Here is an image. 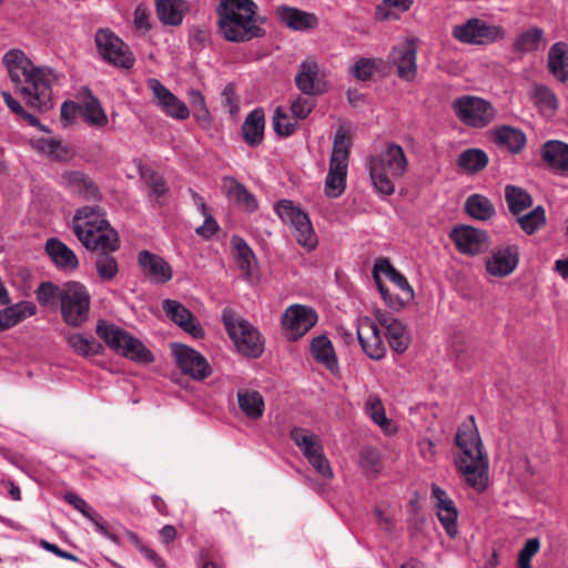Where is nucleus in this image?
<instances>
[{"label":"nucleus","mask_w":568,"mask_h":568,"mask_svg":"<svg viewBox=\"0 0 568 568\" xmlns=\"http://www.w3.org/2000/svg\"><path fill=\"white\" fill-rule=\"evenodd\" d=\"M3 63L16 89L27 99L28 104L40 112L51 106L52 84L55 73L49 68H36L26 53L11 49L3 55Z\"/></svg>","instance_id":"nucleus-1"},{"label":"nucleus","mask_w":568,"mask_h":568,"mask_svg":"<svg viewBox=\"0 0 568 568\" xmlns=\"http://www.w3.org/2000/svg\"><path fill=\"white\" fill-rule=\"evenodd\" d=\"M455 444L458 448L455 460L457 470L470 488L477 493L485 491L488 485L489 463L473 416L458 427Z\"/></svg>","instance_id":"nucleus-2"},{"label":"nucleus","mask_w":568,"mask_h":568,"mask_svg":"<svg viewBox=\"0 0 568 568\" xmlns=\"http://www.w3.org/2000/svg\"><path fill=\"white\" fill-rule=\"evenodd\" d=\"M216 14L219 31L229 42H248L265 36V19L258 16L254 0H220Z\"/></svg>","instance_id":"nucleus-3"},{"label":"nucleus","mask_w":568,"mask_h":568,"mask_svg":"<svg viewBox=\"0 0 568 568\" xmlns=\"http://www.w3.org/2000/svg\"><path fill=\"white\" fill-rule=\"evenodd\" d=\"M407 159L400 145L389 143L377 156L369 160V175L376 191L383 195L395 192L394 180L404 175Z\"/></svg>","instance_id":"nucleus-4"},{"label":"nucleus","mask_w":568,"mask_h":568,"mask_svg":"<svg viewBox=\"0 0 568 568\" xmlns=\"http://www.w3.org/2000/svg\"><path fill=\"white\" fill-rule=\"evenodd\" d=\"M95 333L109 348L125 358L141 364L154 361L151 351L140 339L105 320L98 321Z\"/></svg>","instance_id":"nucleus-5"},{"label":"nucleus","mask_w":568,"mask_h":568,"mask_svg":"<svg viewBox=\"0 0 568 568\" xmlns=\"http://www.w3.org/2000/svg\"><path fill=\"white\" fill-rule=\"evenodd\" d=\"M222 321L239 353L251 358H257L263 354L264 341L262 335L248 321L231 308L223 310Z\"/></svg>","instance_id":"nucleus-6"},{"label":"nucleus","mask_w":568,"mask_h":568,"mask_svg":"<svg viewBox=\"0 0 568 568\" xmlns=\"http://www.w3.org/2000/svg\"><path fill=\"white\" fill-rule=\"evenodd\" d=\"M274 211L283 223L290 225L297 243L308 252L317 246V236L308 214L290 200H280Z\"/></svg>","instance_id":"nucleus-7"},{"label":"nucleus","mask_w":568,"mask_h":568,"mask_svg":"<svg viewBox=\"0 0 568 568\" xmlns=\"http://www.w3.org/2000/svg\"><path fill=\"white\" fill-rule=\"evenodd\" d=\"M91 296L87 287L79 282L63 285L60 301L61 316L71 327H80L89 320Z\"/></svg>","instance_id":"nucleus-8"},{"label":"nucleus","mask_w":568,"mask_h":568,"mask_svg":"<svg viewBox=\"0 0 568 568\" xmlns=\"http://www.w3.org/2000/svg\"><path fill=\"white\" fill-rule=\"evenodd\" d=\"M455 115L467 126L483 129L496 118L494 105L479 97L462 95L452 103Z\"/></svg>","instance_id":"nucleus-9"},{"label":"nucleus","mask_w":568,"mask_h":568,"mask_svg":"<svg viewBox=\"0 0 568 568\" xmlns=\"http://www.w3.org/2000/svg\"><path fill=\"white\" fill-rule=\"evenodd\" d=\"M100 57L108 63L122 69H131L135 58L129 45L109 28H100L94 36Z\"/></svg>","instance_id":"nucleus-10"},{"label":"nucleus","mask_w":568,"mask_h":568,"mask_svg":"<svg viewBox=\"0 0 568 568\" xmlns=\"http://www.w3.org/2000/svg\"><path fill=\"white\" fill-rule=\"evenodd\" d=\"M453 37L462 43L488 45L504 39L505 29L479 18H470L454 27Z\"/></svg>","instance_id":"nucleus-11"},{"label":"nucleus","mask_w":568,"mask_h":568,"mask_svg":"<svg viewBox=\"0 0 568 568\" xmlns=\"http://www.w3.org/2000/svg\"><path fill=\"white\" fill-rule=\"evenodd\" d=\"M171 349L178 367L192 379L203 381L212 374V367L206 358L194 348L173 343Z\"/></svg>","instance_id":"nucleus-12"},{"label":"nucleus","mask_w":568,"mask_h":568,"mask_svg":"<svg viewBox=\"0 0 568 568\" xmlns=\"http://www.w3.org/2000/svg\"><path fill=\"white\" fill-rule=\"evenodd\" d=\"M449 239L460 254L475 256L489 248V236L484 230L460 224L449 232Z\"/></svg>","instance_id":"nucleus-13"},{"label":"nucleus","mask_w":568,"mask_h":568,"mask_svg":"<svg viewBox=\"0 0 568 568\" xmlns=\"http://www.w3.org/2000/svg\"><path fill=\"white\" fill-rule=\"evenodd\" d=\"M356 335L363 352L372 359L379 361L386 355L378 322L368 316L357 320Z\"/></svg>","instance_id":"nucleus-14"},{"label":"nucleus","mask_w":568,"mask_h":568,"mask_svg":"<svg viewBox=\"0 0 568 568\" xmlns=\"http://www.w3.org/2000/svg\"><path fill=\"white\" fill-rule=\"evenodd\" d=\"M318 316L307 306L295 304L287 307L282 316V326L291 338L297 339L316 325Z\"/></svg>","instance_id":"nucleus-15"},{"label":"nucleus","mask_w":568,"mask_h":568,"mask_svg":"<svg viewBox=\"0 0 568 568\" xmlns=\"http://www.w3.org/2000/svg\"><path fill=\"white\" fill-rule=\"evenodd\" d=\"M103 227H111L104 219V213L99 206H83L79 209L73 219V231L78 240H87L89 245L93 244L92 231L98 232Z\"/></svg>","instance_id":"nucleus-16"},{"label":"nucleus","mask_w":568,"mask_h":568,"mask_svg":"<svg viewBox=\"0 0 568 568\" xmlns=\"http://www.w3.org/2000/svg\"><path fill=\"white\" fill-rule=\"evenodd\" d=\"M432 498L434 500L436 516L446 534L450 538L456 537L458 534V510L454 500L444 489L435 484L432 486Z\"/></svg>","instance_id":"nucleus-17"},{"label":"nucleus","mask_w":568,"mask_h":568,"mask_svg":"<svg viewBox=\"0 0 568 568\" xmlns=\"http://www.w3.org/2000/svg\"><path fill=\"white\" fill-rule=\"evenodd\" d=\"M417 48L414 40L405 42L393 48L388 61L396 67L397 75L402 80L413 81L417 74Z\"/></svg>","instance_id":"nucleus-18"},{"label":"nucleus","mask_w":568,"mask_h":568,"mask_svg":"<svg viewBox=\"0 0 568 568\" xmlns=\"http://www.w3.org/2000/svg\"><path fill=\"white\" fill-rule=\"evenodd\" d=\"M148 88L152 91L158 105L166 115L185 120L190 116V110L186 104L173 94L162 82L155 78L148 80Z\"/></svg>","instance_id":"nucleus-19"},{"label":"nucleus","mask_w":568,"mask_h":568,"mask_svg":"<svg viewBox=\"0 0 568 568\" xmlns=\"http://www.w3.org/2000/svg\"><path fill=\"white\" fill-rule=\"evenodd\" d=\"M519 262V252L516 245H507L493 250L486 260V271L495 277H506L511 274Z\"/></svg>","instance_id":"nucleus-20"},{"label":"nucleus","mask_w":568,"mask_h":568,"mask_svg":"<svg viewBox=\"0 0 568 568\" xmlns=\"http://www.w3.org/2000/svg\"><path fill=\"white\" fill-rule=\"evenodd\" d=\"M162 310L172 322H174L184 332L189 333L194 338L204 336V332L191 313L182 303L175 300L165 298L162 301Z\"/></svg>","instance_id":"nucleus-21"},{"label":"nucleus","mask_w":568,"mask_h":568,"mask_svg":"<svg viewBox=\"0 0 568 568\" xmlns=\"http://www.w3.org/2000/svg\"><path fill=\"white\" fill-rule=\"evenodd\" d=\"M375 318L378 324L385 328L386 337L392 349L398 354H403L409 345V335L406 326L392 314L377 310Z\"/></svg>","instance_id":"nucleus-22"},{"label":"nucleus","mask_w":568,"mask_h":568,"mask_svg":"<svg viewBox=\"0 0 568 568\" xmlns=\"http://www.w3.org/2000/svg\"><path fill=\"white\" fill-rule=\"evenodd\" d=\"M138 261L143 274L151 282L156 284H164L172 278V267L160 255L144 250L139 253Z\"/></svg>","instance_id":"nucleus-23"},{"label":"nucleus","mask_w":568,"mask_h":568,"mask_svg":"<svg viewBox=\"0 0 568 568\" xmlns=\"http://www.w3.org/2000/svg\"><path fill=\"white\" fill-rule=\"evenodd\" d=\"M64 185L85 201H101L102 195L94 181L81 171L64 172L61 176Z\"/></svg>","instance_id":"nucleus-24"},{"label":"nucleus","mask_w":568,"mask_h":568,"mask_svg":"<svg viewBox=\"0 0 568 568\" xmlns=\"http://www.w3.org/2000/svg\"><path fill=\"white\" fill-rule=\"evenodd\" d=\"M276 16L281 23L294 31H307L318 24V19L314 13L295 7L280 6L276 9Z\"/></svg>","instance_id":"nucleus-25"},{"label":"nucleus","mask_w":568,"mask_h":568,"mask_svg":"<svg viewBox=\"0 0 568 568\" xmlns=\"http://www.w3.org/2000/svg\"><path fill=\"white\" fill-rule=\"evenodd\" d=\"M45 253L53 264L62 271H74L79 266L75 253L57 237H50L44 245Z\"/></svg>","instance_id":"nucleus-26"},{"label":"nucleus","mask_w":568,"mask_h":568,"mask_svg":"<svg viewBox=\"0 0 568 568\" xmlns=\"http://www.w3.org/2000/svg\"><path fill=\"white\" fill-rule=\"evenodd\" d=\"M64 500L92 521L97 532L109 539L111 542L120 545L119 537L104 526L98 513L83 498L75 493L69 491L64 495Z\"/></svg>","instance_id":"nucleus-27"},{"label":"nucleus","mask_w":568,"mask_h":568,"mask_svg":"<svg viewBox=\"0 0 568 568\" xmlns=\"http://www.w3.org/2000/svg\"><path fill=\"white\" fill-rule=\"evenodd\" d=\"M320 67L314 60H305L295 75V84L306 95L321 94L323 90L317 82Z\"/></svg>","instance_id":"nucleus-28"},{"label":"nucleus","mask_w":568,"mask_h":568,"mask_svg":"<svg viewBox=\"0 0 568 568\" xmlns=\"http://www.w3.org/2000/svg\"><path fill=\"white\" fill-rule=\"evenodd\" d=\"M542 161L552 170L568 172V144L558 140H550L542 144L540 150Z\"/></svg>","instance_id":"nucleus-29"},{"label":"nucleus","mask_w":568,"mask_h":568,"mask_svg":"<svg viewBox=\"0 0 568 568\" xmlns=\"http://www.w3.org/2000/svg\"><path fill=\"white\" fill-rule=\"evenodd\" d=\"M265 114L262 108L252 110L242 124V136L252 148L258 146L264 138Z\"/></svg>","instance_id":"nucleus-30"},{"label":"nucleus","mask_w":568,"mask_h":568,"mask_svg":"<svg viewBox=\"0 0 568 568\" xmlns=\"http://www.w3.org/2000/svg\"><path fill=\"white\" fill-rule=\"evenodd\" d=\"M548 71L559 82L568 81V44L559 41L554 43L548 51Z\"/></svg>","instance_id":"nucleus-31"},{"label":"nucleus","mask_w":568,"mask_h":568,"mask_svg":"<svg viewBox=\"0 0 568 568\" xmlns=\"http://www.w3.org/2000/svg\"><path fill=\"white\" fill-rule=\"evenodd\" d=\"M0 310V332L7 331L36 313L33 303L22 301Z\"/></svg>","instance_id":"nucleus-32"},{"label":"nucleus","mask_w":568,"mask_h":568,"mask_svg":"<svg viewBox=\"0 0 568 568\" xmlns=\"http://www.w3.org/2000/svg\"><path fill=\"white\" fill-rule=\"evenodd\" d=\"M310 352L314 359L324 365L328 371L334 372L338 367L337 357L331 339L325 335L312 339Z\"/></svg>","instance_id":"nucleus-33"},{"label":"nucleus","mask_w":568,"mask_h":568,"mask_svg":"<svg viewBox=\"0 0 568 568\" xmlns=\"http://www.w3.org/2000/svg\"><path fill=\"white\" fill-rule=\"evenodd\" d=\"M545 44V31L539 27H532L517 34L513 42V50L523 54L531 53L540 50Z\"/></svg>","instance_id":"nucleus-34"},{"label":"nucleus","mask_w":568,"mask_h":568,"mask_svg":"<svg viewBox=\"0 0 568 568\" xmlns=\"http://www.w3.org/2000/svg\"><path fill=\"white\" fill-rule=\"evenodd\" d=\"M237 405L241 412L250 419H260L265 409L263 396L253 389H240L237 392Z\"/></svg>","instance_id":"nucleus-35"},{"label":"nucleus","mask_w":568,"mask_h":568,"mask_svg":"<svg viewBox=\"0 0 568 568\" xmlns=\"http://www.w3.org/2000/svg\"><path fill=\"white\" fill-rule=\"evenodd\" d=\"M80 112L87 123L97 128H103L108 124L109 119L99 101L90 90L85 89V98L81 105Z\"/></svg>","instance_id":"nucleus-36"},{"label":"nucleus","mask_w":568,"mask_h":568,"mask_svg":"<svg viewBox=\"0 0 568 568\" xmlns=\"http://www.w3.org/2000/svg\"><path fill=\"white\" fill-rule=\"evenodd\" d=\"M185 1L155 0V11L159 20L165 26H179L183 21Z\"/></svg>","instance_id":"nucleus-37"},{"label":"nucleus","mask_w":568,"mask_h":568,"mask_svg":"<svg viewBox=\"0 0 568 568\" xmlns=\"http://www.w3.org/2000/svg\"><path fill=\"white\" fill-rule=\"evenodd\" d=\"M139 173L141 179L150 189V199L153 200L159 206H162L164 204V196L170 192L164 178L154 170L146 166H140Z\"/></svg>","instance_id":"nucleus-38"},{"label":"nucleus","mask_w":568,"mask_h":568,"mask_svg":"<svg viewBox=\"0 0 568 568\" xmlns=\"http://www.w3.org/2000/svg\"><path fill=\"white\" fill-rule=\"evenodd\" d=\"M290 438L300 448L306 459L323 450L320 437L308 429L293 427L290 432Z\"/></svg>","instance_id":"nucleus-39"},{"label":"nucleus","mask_w":568,"mask_h":568,"mask_svg":"<svg viewBox=\"0 0 568 568\" xmlns=\"http://www.w3.org/2000/svg\"><path fill=\"white\" fill-rule=\"evenodd\" d=\"M347 168V164L329 162L328 173L325 179L326 196L336 199L345 191Z\"/></svg>","instance_id":"nucleus-40"},{"label":"nucleus","mask_w":568,"mask_h":568,"mask_svg":"<svg viewBox=\"0 0 568 568\" xmlns=\"http://www.w3.org/2000/svg\"><path fill=\"white\" fill-rule=\"evenodd\" d=\"M464 207L469 216L478 221H487L496 213L491 201L481 194L469 195Z\"/></svg>","instance_id":"nucleus-41"},{"label":"nucleus","mask_w":568,"mask_h":568,"mask_svg":"<svg viewBox=\"0 0 568 568\" xmlns=\"http://www.w3.org/2000/svg\"><path fill=\"white\" fill-rule=\"evenodd\" d=\"M495 140L513 153L520 152L526 144V135L523 131L508 125L495 130Z\"/></svg>","instance_id":"nucleus-42"},{"label":"nucleus","mask_w":568,"mask_h":568,"mask_svg":"<svg viewBox=\"0 0 568 568\" xmlns=\"http://www.w3.org/2000/svg\"><path fill=\"white\" fill-rule=\"evenodd\" d=\"M505 200L509 212L514 215L521 214L532 205L531 195L523 187L516 185H506Z\"/></svg>","instance_id":"nucleus-43"},{"label":"nucleus","mask_w":568,"mask_h":568,"mask_svg":"<svg viewBox=\"0 0 568 568\" xmlns=\"http://www.w3.org/2000/svg\"><path fill=\"white\" fill-rule=\"evenodd\" d=\"M90 240L95 243L89 245L90 243L87 240L79 241L90 251H116L119 247L118 234L112 227H103L98 232L93 230Z\"/></svg>","instance_id":"nucleus-44"},{"label":"nucleus","mask_w":568,"mask_h":568,"mask_svg":"<svg viewBox=\"0 0 568 568\" xmlns=\"http://www.w3.org/2000/svg\"><path fill=\"white\" fill-rule=\"evenodd\" d=\"M68 345L83 357L99 355L103 351V345L93 337H87L83 334H71L68 337Z\"/></svg>","instance_id":"nucleus-45"},{"label":"nucleus","mask_w":568,"mask_h":568,"mask_svg":"<svg viewBox=\"0 0 568 568\" xmlns=\"http://www.w3.org/2000/svg\"><path fill=\"white\" fill-rule=\"evenodd\" d=\"M458 166L467 172L475 173L483 170L488 163L487 154L479 149H468L460 153Z\"/></svg>","instance_id":"nucleus-46"},{"label":"nucleus","mask_w":568,"mask_h":568,"mask_svg":"<svg viewBox=\"0 0 568 568\" xmlns=\"http://www.w3.org/2000/svg\"><path fill=\"white\" fill-rule=\"evenodd\" d=\"M517 222L520 229L528 235L534 234L546 224V212L541 205L536 206L532 211L526 214H519Z\"/></svg>","instance_id":"nucleus-47"},{"label":"nucleus","mask_w":568,"mask_h":568,"mask_svg":"<svg viewBox=\"0 0 568 568\" xmlns=\"http://www.w3.org/2000/svg\"><path fill=\"white\" fill-rule=\"evenodd\" d=\"M231 245L234 250V254L237 260L239 266L246 274H250L252 262L254 260V253L252 248L247 245L246 241L239 235L232 236Z\"/></svg>","instance_id":"nucleus-48"},{"label":"nucleus","mask_w":568,"mask_h":568,"mask_svg":"<svg viewBox=\"0 0 568 568\" xmlns=\"http://www.w3.org/2000/svg\"><path fill=\"white\" fill-rule=\"evenodd\" d=\"M272 126L277 135L286 138L295 132L297 121L295 119L292 120V118L288 115L284 108L277 106L274 110Z\"/></svg>","instance_id":"nucleus-49"},{"label":"nucleus","mask_w":568,"mask_h":568,"mask_svg":"<svg viewBox=\"0 0 568 568\" xmlns=\"http://www.w3.org/2000/svg\"><path fill=\"white\" fill-rule=\"evenodd\" d=\"M109 251H101L95 261V268L98 275L103 281L113 280L118 272L119 266L115 257L108 253Z\"/></svg>","instance_id":"nucleus-50"},{"label":"nucleus","mask_w":568,"mask_h":568,"mask_svg":"<svg viewBox=\"0 0 568 568\" xmlns=\"http://www.w3.org/2000/svg\"><path fill=\"white\" fill-rule=\"evenodd\" d=\"M349 148L351 144L345 131L339 129L336 132L333 141V150L329 162L348 165Z\"/></svg>","instance_id":"nucleus-51"},{"label":"nucleus","mask_w":568,"mask_h":568,"mask_svg":"<svg viewBox=\"0 0 568 568\" xmlns=\"http://www.w3.org/2000/svg\"><path fill=\"white\" fill-rule=\"evenodd\" d=\"M359 466L366 475H376L382 469L381 454L377 449L366 447L361 452Z\"/></svg>","instance_id":"nucleus-52"},{"label":"nucleus","mask_w":568,"mask_h":568,"mask_svg":"<svg viewBox=\"0 0 568 568\" xmlns=\"http://www.w3.org/2000/svg\"><path fill=\"white\" fill-rule=\"evenodd\" d=\"M225 181L230 182L229 195L233 196L237 202L246 205L247 209L254 210L256 207V201L252 193L247 189L239 183L234 178H225Z\"/></svg>","instance_id":"nucleus-53"},{"label":"nucleus","mask_w":568,"mask_h":568,"mask_svg":"<svg viewBox=\"0 0 568 568\" xmlns=\"http://www.w3.org/2000/svg\"><path fill=\"white\" fill-rule=\"evenodd\" d=\"M187 98L193 109L194 116L201 121L210 120V111L207 109L205 98L197 89L187 90Z\"/></svg>","instance_id":"nucleus-54"},{"label":"nucleus","mask_w":568,"mask_h":568,"mask_svg":"<svg viewBox=\"0 0 568 568\" xmlns=\"http://www.w3.org/2000/svg\"><path fill=\"white\" fill-rule=\"evenodd\" d=\"M36 293H37L38 302L41 305H49L55 300L61 301V295L63 293V286L60 287L54 283L43 282L38 286Z\"/></svg>","instance_id":"nucleus-55"},{"label":"nucleus","mask_w":568,"mask_h":568,"mask_svg":"<svg viewBox=\"0 0 568 568\" xmlns=\"http://www.w3.org/2000/svg\"><path fill=\"white\" fill-rule=\"evenodd\" d=\"M376 71V63L371 58H359L349 70V73L358 81L371 80Z\"/></svg>","instance_id":"nucleus-56"},{"label":"nucleus","mask_w":568,"mask_h":568,"mask_svg":"<svg viewBox=\"0 0 568 568\" xmlns=\"http://www.w3.org/2000/svg\"><path fill=\"white\" fill-rule=\"evenodd\" d=\"M540 540L539 538L527 539L524 547L520 549L517 559L518 568H531V558L539 551Z\"/></svg>","instance_id":"nucleus-57"},{"label":"nucleus","mask_w":568,"mask_h":568,"mask_svg":"<svg viewBox=\"0 0 568 568\" xmlns=\"http://www.w3.org/2000/svg\"><path fill=\"white\" fill-rule=\"evenodd\" d=\"M365 410L366 414L379 426H383L387 423V418L384 412L383 404L378 396L368 395L365 402Z\"/></svg>","instance_id":"nucleus-58"},{"label":"nucleus","mask_w":568,"mask_h":568,"mask_svg":"<svg viewBox=\"0 0 568 568\" xmlns=\"http://www.w3.org/2000/svg\"><path fill=\"white\" fill-rule=\"evenodd\" d=\"M308 463L315 469V471L322 476L324 479L333 478V470L331 468L329 462L324 454V449L316 455L310 457Z\"/></svg>","instance_id":"nucleus-59"},{"label":"nucleus","mask_w":568,"mask_h":568,"mask_svg":"<svg viewBox=\"0 0 568 568\" xmlns=\"http://www.w3.org/2000/svg\"><path fill=\"white\" fill-rule=\"evenodd\" d=\"M151 14L148 7L143 3L136 6L133 14V24L135 29L148 32L151 30L152 24L150 21Z\"/></svg>","instance_id":"nucleus-60"},{"label":"nucleus","mask_w":568,"mask_h":568,"mask_svg":"<svg viewBox=\"0 0 568 568\" xmlns=\"http://www.w3.org/2000/svg\"><path fill=\"white\" fill-rule=\"evenodd\" d=\"M314 104L305 98H297L291 104V112L296 121L306 119L312 112Z\"/></svg>","instance_id":"nucleus-61"},{"label":"nucleus","mask_w":568,"mask_h":568,"mask_svg":"<svg viewBox=\"0 0 568 568\" xmlns=\"http://www.w3.org/2000/svg\"><path fill=\"white\" fill-rule=\"evenodd\" d=\"M37 149L43 154L50 155L54 159H60V151L65 152L63 150L61 142L53 139H40L37 142Z\"/></svg>","instance_id":"nucleus-62"},{"label":"nucleus","mask_w":568,"mask_h":568,"mask_svg":"<svg viewBox=\"0 0 568 568\" xmlns=\"http://www.w3.org/2000/svg\"><path fill=\"white\" fill-rule=\"evenodd\" d=\"M204 217V222L202 225L195 229L197 235L203 239L212 237L219 231V224L215 219L212 216L211 212H206V214H202Z\"/></svg>","instance_id":"nucleus-63"},{"label":"nucleus","mask_w":568,"mask_h":568,"mask_svg":"<svg viewBox=\"0 0 568 568\" xmlns=\"http://www.w3.org/2000/svg\"><path fill=\"white\" fill-rule=\"evenodd\" d=\"M537 99L540 103L551 110L558 109V99L556 94L547 87H538L536 89Z\"/></svg>","instance_id":"nucleus-64"}]
</instances>
